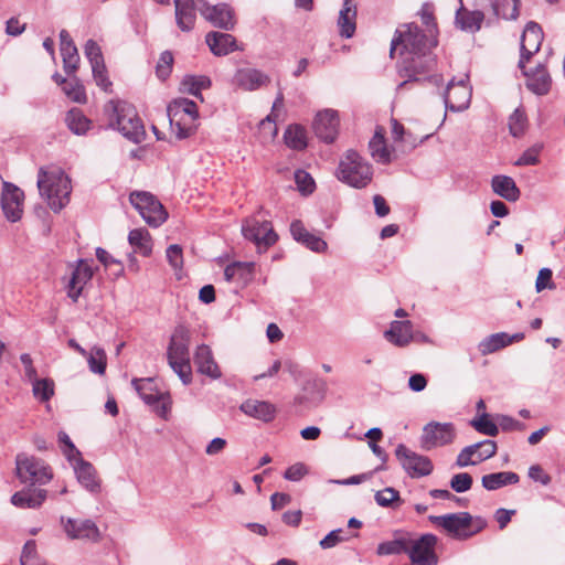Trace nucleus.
Returning <instances> with one entry per match:
<instances>
[{
    "label": "nucleus",
    "mask_w": 565,
    "mask_h": 565,
    "mask_svg": "<svg viewBox=\"0 0 565 565\" xmlns=\"http://www.w3.org/2000/svg\"><path fill=\"white\" fill-rule=\"evenodd\" d=\"M38 188L54 212H60L70 202L71 180L60 168H41L38 174Z\"/></svg>",
    "instance_id": "nucleus-1"
},
{
    "label": "nucleus",
    "mask_w": 565,
    "mask_h": 565,
    "mask_svg": "<svg viewBox=\"0 0 565 565\" xmlns=\"http://www.w3.org/2000/svg\"><path fill=\"white\" fill-rule=\"evenodd\" d=\"M109 126L135 143L145 139L146 131L135 107L126 102L109 100L104 107Z\"/></svg>",
    "instance_id": "nucleus-2"
},
{
    "label": "nucleus",
    "mask_w": 565,
    "mask_h": 565,
    "mask_svg": "<svg viewBox=\"0 0 565 565\" xmlns=\"http://www.w3.org/2000/svg\"><path fill=\"white\" fill-rule=\"evenodd\" d=\"M190 340V330L184 326H178L171 334L167 350L168 363L184 385L192 382Z\"/></svg>",
    "instance_id": "nucleus-3"
},
{
    "label": "nucleus",
    "mask_w": 565,
    "mask_h": 565,
    "mask_svg": "<svg viewBox=\"0 0 565 565\" xmlns=\"http://www.w3.org/2000/svg\"><path fill=\"white\" fill-rule=\"evenodd\" d=\"M401 76L407 77L406 81L398 85V89H403L412 82H428L437 87L443 84L440 74H431L436 65V60L431 53L412 54L401 56Z\"/></svg>",
    "instance_id": "nucleus-4"
},
{
    "label": "nucleus",
    "mask_w": 565,
    "mask_h": 565,
    "mask_svg": "<svg viewBox=\"0 0 565 565\" xmlns=\"http://www.w3.org/2000/svg\"><path fill=\"white\" fill-rule=\"evenodd\" d=\"M437 45L435 35L424 33L415 23L403 24L396 30L391 43V55L401 46V56L431 53Z\"/></svg>",
    "instance_id": "nucleus-5"
},
{
    "label": "nucleus",
    "mask_w": 565,
    "mask_h": 565,
    "mask_svg": "<svg viewBox=\"0 0 565 565\" xmlns=\"http://www.w3.org/2000/svg\"><path fill=\"white\" fill-rule=\"evenodd\" d=\"M171 131L178 139L190 137L198 128L196 104L188 98L173 99L167 108Z\"/></svg>",
    "instance_id": "nucleus-6"
},
{
    "label": "nucleus",
    "mask_w": 565,
    "mask_h": 565,
    "mask_svg": "<svg viewBox=\"0 0 565 565\" xmlns=\"http://www.w3.org/2000/svg\"><path fill=\"white\" fill-rule=\"evenodd\" d=\"M337 178L356 189L365 188L373 178L372 166L355 150H348L339 162Z\"/></svg>",
    "instance_id": "nucleus-7"
},
{
    "label": "nucleus",
    "mask_w": 565,
    "mask_h": 565,
    "mask_svg": "<svg viewBox=\"0 0 565 565\" xmlns=\"http://www.w3.org/2000/svg\"><path fill=\"white\" fill-rule=\"evenodd\" d=\"M17 477L22 483L45 484L53 475L50 467L40 458L19 454L15 458Z\"/></svg>",
    "instance_id": "nucleus-8"
},
{
    "label": "nucleus",
    "mask_w": 565,
    "mask_h": 565,
    "mask_svg": "<svg viewBox=\"0 0 565 565\" xmlns=\"http://www.w3.org/2000/svg\"><path fill=\"white\" fill-rule=\"evenodd\" d=\"M129 201L146 223L152 227L160 226L168 217L163 205L149 192H131Z\"/></svg>",
    "instance_id": "nucleus-9"
},
{
    "label": "nucleus",
    "mask_w": 565,
    "mask_h": 565,
    "mask_svg": "<svg viewBox=\"0 0 565 565\" xmlns=\"http://www.w3.org/2000/svg\"><path fill=\"white\" fill-rule=\"evenodd\" d=\"M428 519L456 540H467L476 534L472 531L473 516L468 512L430 515Z\"/></svg>",
    "instance_id": "nucleus-10"
},
{
    "label": "nucleus",
    "mask_w": 565,
    "mask_h": 565,
    "mask_svg": "<svg viewBox=\"0 0 565 565\" xmlns=\"http://www.w3.org/2000/svg\"><path fill=\"white\" fill-rule=\"evenodd\" d=\"M437 541V536L430 533L423 534L418 539L409 534L407 555L412 565H437L438 557L435 553Z\"/></svg>",
    "instance_id": "nucleus-11"
},
{
    "label": "nucleus",
    "mask_w": 565,
    "mask_h": 565,
    "mask_svg": "<svg viewBox=\"0 0 565 565\" xmlns=\"http://www.w3.org/2000/svg\"><path fill=\"white\" fill-rule=\"evenodd\" d=\"M395 456L411 478L428 476L434 469L433 462L428 457L411 450L403 444L397 445Z\"/></svg>",
    "instance_id": "nucleus-12"
},
{
    "label": "nucleus",
    "mask_w": 565,
    "mask_h": 565,
    "mask_svg": "<svg viewBox=\"0 0 565 565\" xmlns=\"http://www.w3.org/2000/svg\"><path fill=\"white\" fill-rule=\"evenodd\" d=\"M242 233L246 239L253 242L257 246L259 252L266 250L278 239L270 222H260L255 217L247 218L244 222Z\"/></svg>",
    "instance_id": "nucleus-13"
},
{
    "label": "nucleus",
    "mask_w": 565,
    "mask_h": 565,
    "mask_svg": "<svg viewBox=\"0 0 565 565\" xmlns=\"http://www.w3.org/2000/svg\"><path fill=\"white\" fill-rule=\"evenodd\" d=\"M455 438L451 423L430 422L425 425L420 437L422 447L426 450L450 444Z\"/></svg>",
    "instance_id": "nucleus-14"
},
{
    "label": "nucleus",
    "mask_w": 565,
    "mask_h": 565,
    "mask_svg": "<svg viewBox=\"0 0 565 565\" xmlns=\"http://www.w3.org/2000/svg\"><path fill=\"white\" fill-rule=\"evenodd\" d=\"M199 12L213 26L225 31L233 30L236 24L234 10L227 3L210 6L203 0Z\"/></svg>",
    "instance_id": "nucleus-15"
},
{
    "label": "nucleus",
    "mask_w": 565,
    "mask_h": 565,
    "mask_svg": "<svg viewBox=\"0 0 565 565\" xmlns=\"http://www.w3.org/2000/svg\"><path fill=\"white\" fill-rule=\"evenodd\" d=\"M471 99V88L467 78L458 82L451 79L444 94V103L447 109L451 111H462L468 108Z\"/></svg>",
    "instance_id": "nucleus-16"
},
{
    "label": "nucleus",
    "mask_w": 565,
    "mask_h": 565,
    "mask_svg": "<svg viewBox=\"0 0 565 565\" xmlns=\"http://www.w3.org/2000/svg\"><path fill=\"white\" fill-rule=\"evenodd\" d=\"M61 524L64 532L71 540H87L97 542L100 539V532L94 521L89 519L61 518Z\"/></svg>",
    "instance_id": "nucleus-17"
},
{
    "label": "nucleus",
    "mask_w": 565,
    "mask_h": 565,
    "mask_svg": "<svg viewBox=\"0 0 565 565\" xmlns=\"http://www.w3.org/2000/svg\"><path fill=\"white\" fill-rule=\"evenodd\" d=\"M543 41V31L539 23L530 21L521 36V55L519 68L524 70L530 58L540 51Z\"/></svg>",
    "instance_id": "nucleus-18"
},
{
    "label": "nucleus",
    "mask_w": 565,
    "mask_h": 565,
    "mask_svg": "<svg viewBox=\"0 0 565 565\" xmlns=\"http://www.w3.org/2000/svg\"><path fill=\"white\" fill-rule=\"evenodd\" d=\"M23 199L24 194L17 185L7 181L3 182L1 207L8 221L17 222L21 218Z\"/></svg>",
    "instance_id": "nucleus-19"
},
{
    "label": "nucleus",
    "mask_w": 565,
    "mask_h": 565,
    "mask_svg": "<svg viewBox=\"0 0 565 565\" xmlns=\"http://www.w3.org/2000/svg\"><path fill=\"white\" fill-rule=\"evenodd\" d=\"M339 122L337 110L328 108L319 111L313 120L316 136L326 143L333 142L339 132Z\"/></svg>",
    "instance_id": "nucleus-20"
},
{
    "label": "nucleus",
    "mask_w": 565,
    "mask_h": 565,
    "mask_svg": "<svg viewBox=\"0 0 565 565\" xmlns=\"http://www.w3.org/2000/svg\"><path fill=\"white\" fill-rule=\"evenodd\" d=\"M132 386L147 405L154 406L161 416L166 415L168 412V397L156 391L152 379H135L132 380Z\"/></svg>",
    "instance_id": "nucleus-21"
},
{
    "label": "nucleus",
    "mask_w": 565,
    "mask_h": 565,
    "mask_svg": "<svg viewBox=\"0 0 565 565\" xmlns=\"http://www.w3.org/2000/svg\"><path fill=\"white\" fill-rule=\"evenodd\" d=\"M384 339L394 347L405 348L416 338L409 320H394L383 333Z\"/></svg>",
    "instance_id": "nucleus-22"
},
{
    "label": "nucleus",
    "mask_w": 565,
    "mask_h": 565,
    "mask_svg": "<svg viewBox=\"0 0 565 565\" xmlns=\"http://www.w3.org/2000/svg\"><path fill=\"white\" fill-rule=\"evenodd\" d=\"M290 234L292 238L310 249L313 253H324L328 249V244L320 236L310 233L300 220H295L290 224Z\"/></svg>",
    "instance_id": "nucleus-23"
},
{
    "label": "nucleus",
    "mask_w": 565,
    "mask_h": 565,
    "mask_svg": "<svg viewBox=\"0 0 565 565\" xmlns=\"http://www.w3.org/2000/svg\"><path fill=\"white\" fill-rule=\"evenodd\" d=\"M203 0H174L175 21L179 29L189 32L194 28L196 12Z\"/></svg>",
    "instance_id": "nucleus-24"
},
{
    "label": "nucleus",
    "mask_w": 565,
    "mask_h": 565,
    "mask_svg": "<svg viewBox=\"0 0 565 565\" xmlns=\"http://www.w3.org/2000/svg\"><path fill=\"white\" fill-rule=\"evenodd\" d=\"M270 82L264 72L256 68H239L233 77V84L244 90H256Z\"/></svg>",
    "instance_id": "nucleus-25"
},
{
    "label": "nucleus",
    "mask_w": 565,
    "mask_h": 565,
    "mask_svg": "<svg viewBox=\"0 0 565 565\" xmlns=\"http://www.w3.org/2000/svg\"><path fill=\"white\" fill-rule=\"evenodd\" d=\"M72 462L77 481L90 493H98L100 491V482L94 466L84 460L82 455L73 459Z\"/></svg>",
    "instance_id": "nucleus-26"
},
{
    "label": "nucleus",
    "mask_w": 565,
    "mask_h": 565,
    "mask_svg": "<svg viewBox=\"0 0 565 565\" xmlns=\"http://www.w3.org/2000/svg\"><path fill=\"white\" fill-rule=\"evenodd\" d=\"M526 77V87L535 95H546L552 85V78L544 65L540 64L534 70H521Z\"/></svg>",
    "instance_id": "nucleus-27"
},
{
    "label": "nucleus",
    "mask_w": 565,
    "mask_h": 565,
    "mask_svg": "<svg viewBox=\"0 0 565 565\" xmlns=\"http://www.w3.org/2000/svg\"><path fill=\"white\" fill-rule=\"evenodd\" d=\"M194 363L198 367V372L213 380H217L222 375L217 363L214 361L212 350L206 344H201L196 348L194 352Z\"/></svg>",
    "instance_id": "nucleus-28"
},
{
    "label": "nucleus",
    "mask_w": 565,
    "mask_h": 565,
    "mask_svg": "<svg viewBox=\"0 0 565 565\" xmlns=\"http://www.w3.org/2000/svg\"><path fill=\"white\" fill-rule=\"evenodd\" d=\"M205 42L216 56H225L238 49L236 39L230 33L211 31L206 34Z\"/></svg>",
    "instance_id": "nucleus-29"
},
{
    "label": "nucleus",
    "mask_w": 565,
    "mask_h": 565,
    "mask_svg": "<svg viewBox=\"0 0 565 565\" xmlns=\"http://www.w3.org/2000/svg\"><path fill=\"white\" fill-rule=\"evenodd\" d=\"M255 263L253 262H233L224 269V279L227 282H236L245 286L254 277Z\"/></svg>",
    "instance_id": "nucleus-30"
},
{
    "label": "nucleus",
    "mask_w": 565,
    "mask_h": 565,
    "mask_svg": "<svg viewBox=\"0 0 565 565\" xmlns=\"http://www.w3.org/2000/svg\"><path fill=\"white\" fill-rule=\"evenodd\" d=\"M92 268L83 260H79V264L73 268L72 276L67 285V295L73 301H77L83 287L92 279Z\"/></svg>",
    "instance_id": "nucleus-31"
},
{
    "label": "nucleus",
    "mask_w": 565,
    "mask_h": 565,
    "mask_svg": "<svg viewBox=\"0 0 565 565\" xmlns=\"http://www.w3.org/2000/svg\"><path fill=\"white\" fill-rule=\"evenodd\" d=\"M239 409L245 415L266 423L271 422L276 415V407L271 403L252 398L243 402Z\"/></svg>",
    "instance_id": "nucleus-32"
},
{
    "label": "nucleus",
    "mask_w": 565,
    "mask_h": 565,
    "mask_svg": "<svg viewBox=\"0 0 565 565\" xmlns=\"http://www.w3.org/2000/svg\"><path fill=\"white\" fill-rule=\"evenodd\" d=\"M484 13L480 10H468L461 6L455 15V24L458 29L469 33H476L481 29Z\"/></svg>",
    "instance_id": "nucleus-33"
},
{
    "label": "nucleus",
    "mask_w": 565,
    "mask_h": 565,
    "mask_svg": "<svg viewBox=\"0 0 565 565\" xmlns=\"http://www.w3.org/2000/svg\"><path fill=\"white\" fill-rule=\"evenodd\" d=\"M46 494L44 489H23L11 497V503L20 509H36L45 501Z\"/></svg>",
    "instance_id": "nucleus-34"
},
{
    "label": "nucleus",
    "mask_w": 565,
    "mask_h": 565,
    "mask_svg": "<svg viewBox=\"0 0 565 565\" xmlns=\"http://www.w3.org/2000/svg\"><path fill=\"white\" fill-rule=\"evenodd\" d=\"M356 7L352 0H344L339 12L338 25L342 38L350 39L355 32Z\"/></svg>",
    "instance_id": "nucleus-35"
},
{
    "label": "nucleus",
    "mask_w": 565,
    "mask_h": 565,
    "mask_svg": "<svg viewBox=\"0 0 565 565\" xmlns=\"http://www.w3.org/2000/svg\"><path fill=\"white\" fill-rule=\"evenodd\" d=\"M491 186L495 194L509 202L518 201L521 194L515 181L508 175H494Z\"/></svg>",
    "instance_id": "nucleus-36"
},
{
    "label": "nucleus",
    "mask_w": 565,
    "mask_h": 565,
    "mask_svg": "<svg viewBox=\"0 0 565 565\" xmlns=\"http://www.w3.org/2000/svg\"><path fill=\"white\" fill-rule=\"evenodd\" d=\"M520 480L518 473L512 471H500L484 475L481 479L482 487L489 491L498 490L509 484H515Z\"/></svg>",
    "instance_id": "nucleus-37"
},
{
    "label": "nucleus",
    "mask_w": 565,
    "mask_h": 565,
    "mask_svg": "<svg viewBox=\"0 0 565 565\" xmlns=\"http://www.w3.org/2000/svg\"><path fill=\"white\" fill-rule=\"evenodd\" d=\"M128 242L134 248V253L148 257L152 253V239L149 232L145 228H135L129 232Z\"/></svg>",
    "instance_id": "nucleus-38"
},
{
    "label": "nucleus",
    "mask_w": 565,
    "mask_h": 565,
    "mask_svg": "<svg viewBox=\"0 0 565 565\" xmlns=\"http://www.w3.org/2000/svg\"><path fill=\"white\" fill-rule=\"evenodd\" d=\"M210 86L211 81L206 76L185 75L180 83V90L203 100L201 92Z\"/></svg>",
    "instance_id": "nucleus-39"
},
{
    "label": "nucleus",
    "mask_w": 565,
    "mask_h": 565,
    "mask_svg": "<svg viewBox=\"0 0 565 565\" xmlns=\"http://www.w3.org/2000/svg\"><path fill=\"white\" fill-rule=\"evenodd\" d=\"M369 149L372 158L382 164L391 162V152L386 147L385 138L380 131H375L369 142Z\"/></svg>",
    "instance_id": "nucleus-40"
},
{
    "label": "nucleus",
    "mask_w": 565,
    "mask_h": 565,
    "mask_svg": "<svg viewBox=\"0 0 565 565\" xmlns=\"http://www.w3.org/2000/svg\"><path fill=\"white\" fill-rule=\"evenodd\" d=\"M409 544V533H402L396 535L392 541L383 542L377 546L379 555H393L406 553Z\"/></svg>",
    "instance_id": "nucleus-41"
},
{
    "label": "nucleus",
    "mask_w": 565,
    "mask_h": 565,
    "mask_svg": "<svg viewBox=\"0 0 565 565\" xmlns=\"http://www.w3.org/2000/svg\"><path fill=\"white\" fill-rule=\"evenodd\" d=\"M520 0H492L491 9L495 18L515 20L519 15Z\"/></svg>",
    "instance_id": "nucleus-42"
},
{
    "label": "nucleus",
    "mask_w": 565,
    "mask_h": 565,
    "mask_svg": "<svg viewBox=\"0 0 565 565\" xmlns=\"http://www.w3.org/2000/svg\"><path fill=\"white\" fill-rule=\"evenodd\" d=\"M505 339L508 340L507 332H498L490 334L489 337L484 338L479 342L478 350L481 355H489L508 347Z\"/></svg>",
    "instance_id": "nucleus-43"
},
{
    "label": "nucleus",
    "mask_w": 565,
    "mask_h": 565,
    "mask_svg": "<svg viewBox=\"0 0 565 565\" xmlns=\"http://www.w3.org/2000/svg\"><path fill=\"white\" fill-rule=\"evenodd\" d=\"M374 500L380 507L393 510L397 509L403 503L399 492L392 487H386L383 490L376 491Z\"/></svg>",
    "instance_id": "nucleus-44"
},
{
    "label": "nucleus",
    "mask_w": 565,
    "mask_h": 565,
    "mask_svg": "<svg viewBox=\"0 0 565 565\" xmlns=\"http://www.w3.org/2000/svg\"><path fill=\"white\" fill-rule=\"evenodd\" d=\"M65 121L67 127L76 135H84L90 125V120L76 108L67 113Z\"/></svg>",
    "instance_id": "nucleus-45"
},
{
    "label": "nucleus",
    "mask_w": 565,
    "mask_h": 565,
    "mask_svg": "<svg viewBox=\"0 0 565 565\" xmlns=\"http://www.w3.org/2000/svg\"><path fill=\"white\" fill-rule=\"evenodd\" d=\"M284 139L286 145L294 150H302L307 147L306 130L298 125L288 127Z\"/></svg>",
    "instance_id": "nucleus-46"
},
{
    "label": "nucleus",
    "mask_w": 565,
    "mask_h": 565,
    "mask_svg": "<svg viewBox=\"0 0 565 565\" xmlns=\"http://www.w3.org/2000/svg\"><path fill=\"white\" fill-rule=\"evenodd\" d=\"M62 60H63V68L67 75H72L78 68L79 55L75 44L60 47Z\"/></svg>",
    "instance_id": "nucleus-47"
},
{
    "label": "nucleus",
    "mask_w": 565,
    "mask_h": 565,
    "mask_svg": "<svg viewBox=\"0 0 565 565\" xmlns=\"http://www.w3.org/2000/svg\"><path fill=\"white\" fill-rule=\"evenodd\" d=\"M30 382L32 383V391L35 398L40 399L41 402H46L53 396L54 383L52 380H39L38 377H35L33 381Z\"/></svg>",
    "instance_id": "nucleus-48"
},
{
    "label": "nucleus",
    "mask_w": 565,
    "mask_h": 565,
    "mask_svg": "<svg viewBox=\"0 0 565 565\" xmlns=\"http://www.w3.org/2000/svg\"><path fill=\"white\" fill-rule=\"evenodd\" d=\"M87 362L89 370L96 374H104L106 370V353L102 348H93L89 354L87 353Z\"/></svg>",
    "instance_id": "nucleus-49"
},
{
    "label": "nucleus",
    "mask_w": 565,
    "mask_h": 565,
    "mask_svg": "<svg viewBox=\"0 0 565 565\" xmlns=\"http://www.w3.org/2000/svg\"><path fill=\"white\" fill-rule=\"evenodd\" d=\"M470 446L473 448L478 463L493 457L498 449L497 443L491 439H486Z\"/></svg>",
    "instance_id": "nucleus-50"
},
{
    "label": "nucleus",
    "mask_w": 565,
    "mask_h": 565,
    "mask_svg": "<svg viewBox=\"0 0 565 565\" xmlns=\"http://www.w3.org/2000/svg\"><path fill=\"white\" fill-rule=\"evenodd\" d=\"M284 107V95L281 92L278 93L276 99L271 107V113L260 121V128L263 130L269 129L270 134L275 136L277 134V128L275 125V119L278 116L277 111Z\"/></svg>",
    "instance_id": "nucleus-51"
},
{
    "label": "nucleus",
    "mask_w": 565,
    "mask_h": 565,
    "mask_svg": "<svg viewBox=\"0 0 565 565\" xmlns=\"http://www.w3.org/2000/svg\"><path fill=\"white\" fill-rule=\"evenodd\" d=\"M470 425L479 433L490 437H495L499 434V427L489 419L488 414L483 413L479 418L470 422Z\"/></svg>",
    "instance_id": "nucleus-52"
},
{
    "label": "nucleus",
    "mask_w": 565,
    "mask_h": 565,
    "mask_svg": "<svg viewBox=\"0 0 565 565\" xmlns=\"http://www.w3.org/2000/svg\"><path fill=\"white\" fill-rule=\"evenodd\" d=\"M62 89L68 98L76 103H83L86 99L84 87L76 77L70 78Z\"/></svg>",
    "instance_id": "nucleus-53"
},
{
    "label": "nucleus",
    "mask_w": 565,
    "mask_h": 565,
    "mask_svg": "<svg viewBox=\"0 0 565 565\" xmlns=\"http://www.w3.org/2000/svg\"><path fill=\"white\" fill-rule=\"evenodd\" d=\"M543 149L542 143H535L527 148L514 162L516 167L535 166L540 162V153Z\"/></svg>",
    "instance_id": "nucleus-54"
},
{
    "label": "nucleus",
    "mask_w": 565,
    "mask_h": 565,
    "mask_svg": "<svg viewBox=\"0 0 565 565\" xmlns=\"http://www.w3.org/2000/svg\"><path fill=\"white\" fill-rule=\"evenodd\" d=\"M173 55L170 51H164L160 54L156 66V74L159 79H167L172 71Z\"/></svg>",
    "instance_id": "nucleus-55"
},
{
    "label": "nucleus",
    "mask_w": 565,
    "mask_h": 565,
    "mask_svg": "<svg viewBox=\"0 0 565 565\" xmlns=\"http://www.w3.org/2000/svg\"><path fill=\"white\" fill-rule=\"evenodd\" d=\"M166 256L168 259V263L170 266L178 273L182 270L183 267V253L182 248L178 244H172L168 246L166 250ZM178 278L180 279L181 276L177 274Z\"/></svg>",
    "instance_id": "nucleus-56"
},
{
    "label": "nucleus",
    "mask_w": 565,
    "mask_h": 565,
    "mask_svg": "<svg viewBox=\"0 0 565 565\" xmlns=\"http://www.w3.org/2000/svg\"><path fill=\"white\" fill-rule=\"evenodd\" d=\"M526 118L524 113L516 108L509 118L510 132L514 137H520L525 129Z\"/></svg>",
    "instance_id": "nucleus-57"
},
{
    "label": "nucleus",
    "mask_w": 565,
    "mask_h": 565,
    "mask_svg": "<svg viewBox=\"0 0 565 565\" xmlns=\"http://www.w3.org/2000/svg\"><path fill=\"white\" fill-rule=\"evenodd\" d=\"M472 477L467 472L456 473L450 479V488L457 493H462L471 489Z\"/></svg>",
    "instance_id": "nucleus-58"
},
{
    "label": "nucleus",
    "mask_w": 565,
    "mask_h": 565,
    "mask_svg": "<svg viewBox=\"0 0 565 565\" xmlns=\"http://www.w3.org/2000/svg\"><path fill=\"white\" fill-rule=\"evenodd\" d=\"M295 180L299 191L303 194H310L313 192L315 181L308 172L303 170L296 171Z\"/></svg>",
    "instance_id": "nucleus-59"
},
{
    "label": "nucleus",
    "mask_w": 565,
    "mask_h": 565,
    "mask_svg": "<svg viewBox=\"0 0 565 565\" xmlns=\"http://www.w3.org/2000/svg\"><path fill=\"white\" fill-rule=\"evenodd\" d=\"M349 537L344 535L342 529H335L328 533L320 542L319 545L323 550L332 548L339 543L347 541Z\"/></svg>",
    "instance_id": "nucleus-60"
},
{
    "label": "nucleus",
    "mask_w": 565,
    "mask_h": 565,
    "mask_svg": "<svg viewBox=\"0 0 565 565\" xmlns=\"http://www.w3.org/2000/svg\"><path fill=\"white\" fill-rule=\"evenodd\" d=\"M84 54L89 61V64H97L104 62L103 53L100 46L94 40H88L84 46Z\"/></svg>",
    "instance_id": "nucleus-61"
},
{
    "label": "nucleus",
    "mask_w": 565,
    "mask_h": 565,
    "mask_svg": "<svg viewBox=\"0 0 565 565\" xmlns=\"http://www.w3.org/2000/svg\"><path fill=\"white\" fill-rule=\"evenodd\" d=\"M92 73L96 84L103 89L107 90L111 85L110 81L107 77V71L105 66V62L93 64Z\"/></svg>",
    "instance_id": "nucleus-62"
},
{
    "label": "nucleus",
    "mask_w": 565,
    "mask_h": 565,
    "mask_svg": "<svg viewBox=\"0 0 565 565\" xmlns=\"http://www.w3.org/2000/svg\"><path fill=\"white\" fill-rule=\"evenodd\" d=\"M58 441L64 445L63 454L66 456V458L70 461H73V459L81 456L79 450L76 449V447L72 443L70 436L66 433H64V431L58 433Z\"/></svg>",
    "instance_id": "nucleus-63"
},
{
    "label": "nucleus",
    "mask_w": 565,
    "mask_h": 565,
    "mask_svg": "<svg viewBox=\"0 0 565 565\" xmlns=\"http://www.w3.org/2000/svg\"><path fill=\"white\" fill-rule=\"evenodd\" d=\"M473 457H476V454L473 451V448L469 445L461 449V451L458 454L456 459V466L459 468L475 466L478 463V461L477 459H473Z\"/></svg>",
    "instance_id": "nucleus-64"
}]
</instances>
